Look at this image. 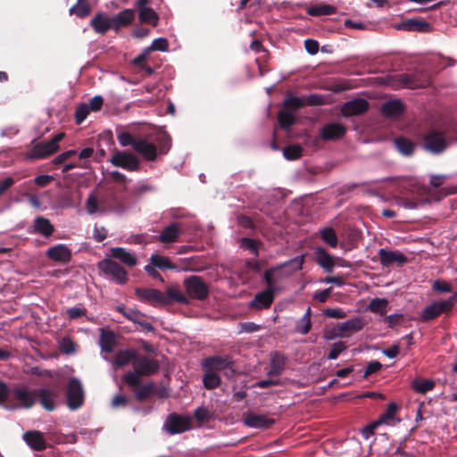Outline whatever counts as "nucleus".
<instances>
[{
    "label": "nucleus",
    "mask_w": 457,
    "mask_h": 457,
    "mask_svg": "<svg viewBox=\"0 0 457 457\" xmlns=\"http://www.w3.org/2000/svg\"><path fill=\"white\" fill-rule=\"evenodd\" d=\"M160 365L157 360L145 355H137L134 360V371L124 375V382L130 387H136L140 384L141 376H151L159 370Z\"/></svg>",
    "instance_id": "nucleus-3"
},
{
    "label": "nucleus",
    "mask_w": 457,
    "mask_h": 457,
    "mask_svg": "<svg viewBox=\"0 0 457 457\" xmlns=\"http://www.w3.org/2000/svg\"><path fill=\"white\" fill-rule=\"evenodd\" d=\"M402 87H409V88H416V87H423L428 84L427 80L419 81L414 79L410 78L408 75H402Z\"/></svg>",
    "instance_id": "nucleus-53"
},
{
    "label": "nucleus",
    "mask_w": 457,
    "mask_h": 457,
    "mask_svg": "<svg viewBox=\"0 0 457 457\" xmlns=\"http://www.w3.org/2000/svg\"><path fill=\"white\" fill-rule=\"evenodd\" d=\"M398 411V405L395 403H391L388 404L387 409L379 415L377 422L379 425H388L395 426L400 420L396 417V412Z\"/></svg>",
    "instance_id": "nucleus-29"
},
{
    "label": "nucleus",
    "mask_w": 457,
    "mask_h": 457,
    "mask_svg": "<svg viewBox=\"0 0 457 457\" xmlns=\"http://www.w3.org/2000/svg\"><path fill=\"white\" fill-rule=\"evenodd\" d=\"M90 25L96 33L104 35L112 29L111 18L99 12L90 21Z\"/></svg>",
    "instance_id": "nucleus-26"
},
{
    "label": "nucleus",
    "mask_w": 457,
    "mask_h": 457,
    "mask_svg": "<svg viewBox=\"0 0 457 457\" xmlns=\"http://www.w3.org/2000/svg\"><path fill=\"white\" fill-rule=\"evenodd\" d=\"M169 49L168 40L164 37H159L153 40L151 46L147 48L149 51H162L165 52Z\"/></svg>",
    "instance_id": "nucleus-56"
},
{
    "label": "nucleus",
    "mask_w": 457,
    "mask_h": 457,
    "mask_svg": "<svg viewBox=\"0 0 457 457\" xmlns=\"http://www.w3.org/2000/svg\"><path fill=\"white\" fill-rule=\"evenodd\" d=\"M183 286L188 304L191 300L204 301L210 295V287L205 280L197 275H191L183 281Z\"/></svg>",
    "instance_id": "nucleus-4"
},
{
    "label": "nucleus",
    "mask_w": 457,
    "mask_h": 457,
    "mask_svg": "<svg viewBox=\"0 0 457 457\" xmlns=\"http://www.w3.org/2000/svg\"><path fill=\"white\" fill-rule=\"evenodd\" d=\"M124 307H119L118 310L129 320L140 325L144 329L147 331H154V327L148 321H146L143 314L139 312L129 310L128 312L123 311Z\"/></svg>",
    "instance_id": "nucleus-31"
},
{
    "label": "nucleus",
    "mask_w": 457,
    "mask_h": 457,
    "mask_svg": "<svg viewBox=\"0 0 457 457\" xmlns=\"http://www.w3.org/2000/svg\"><path fill=\"white\" fill-rule=\"evenodd\" d=\"M382 368V365L378 361H373L370 362L365 369V371L363 373V378H367L369 376H370L373 373L378 372Z\"/></svg>",
    "instance_id": "nucleus-64"
},
{
    "label": "nucleus",
    "mask_w": 457,
    "mask_h": 457,
    "mask_svg": "<svg viewBox=\"0 0 457 457\" xmlns=\"http://www.w3.org/2000/svg\"><path fill=\"white\" fill-rule=\"evenodd\" d=\"M180 234V226L177 222H173L161 231L158 238L163 244H171L178 241Z\"/></svg>",
    "instance_id": "nucleus-25"
},
{
    "label": "nucleus",
    "mask_w": 457,
    "mask_h": 457,
    "mask_svg": "<svg viewBox=\"0 0 457 457\" xmlns=\"http://www.w3.org/2000/svg\"><path fill=\"white\" fill-rule=\"evenodd\" d=\"M239 245L241 248L248 250L253 255L258 256L259 247L262 245V242L250 237H242L239 240Z\"/></svg>",
    "instance_id": "nucleus-45"
},
{
    "label": "nucleus",
    "mask_w": 457,
    "mask_h": 457,
    "mask_svg": "<svg viewBox=\"0 0 457 457\" xmlns=\"http://www.w3.org/2000/svg\"><path fill=\"white\" fill-rule=\"evenodd\" d=\"M303 148L299 145H290L283 149V155L287 160L294 161L302 156Z\"/></svg>",
    "instance_id": "nucleus-49"
},
{
    "label": "nucleus",
    "mask_w": 457,
    "mask_h": 457,
    "mask_svg": "<svg viewBox=\"0 0 457 457\" xmlns=\"http://www.w3.org/2000/svg\"><path fill=\"white\" fill-rule=\"evenodd\" d=\"M89 107L87 104H79L77 109H76V112H75V122L76 124L79 125L81 124L87 117V115L89 114Z\"/></svg>",
    "instance_id": "nucleus-54"
},
{
    "label": "nucleus",
    "mask_w": 457,
    "mask_h": 457,
    "mask_svg": "<svg viewBox=\"0 0 457 457\" xmlns=\"http://www.w3.org/2000/svg\"><path fill=\"white\" fill-rule=\"evenodd\" d=\"M423 146L431 154H438L447 148L448 142L444 133L431 129L424 137Z\"/></svg>",
    "instance_id": "nucleus-10"
},
{
    "label": "nucleus",
    "mask_w": 457,
    "mask_h": 457,
    "mask_svg": "<svg viewBox=\"0 0 457 457\" xmlns=\"http://www.w3.org/2000/svg\"><path fill=\"white\" fill-rule=\"evenodd\" d=\"M135 10L124 9L117 14L111 17L112 29L118 32L120 29L129 26L135 20Z\"/></svg>",
    "instance_id": "nucleus-18"
},
{
    "label": "nucleus",
    "mask_w": 457,
    "mask_h": 457,
    "mask_svg": "<svg viewBox=\"0 0 457 457\" xmlns=\"http://www.w3.org/2000/svg\"><path fill=\"white\" fill-rule=\"evenodd\" d=\"M307 13L311 16H325L331 15L337 12V8L333 5H329L327 4L311 5L306 10Z\"/></svg>",
    "instance_id": "nucleus-35"
},
{
    "label": "nucleus",
    "mask_w": 457,
    "mask_h": 457,
    "mask_svg": "<svg viewBox=\"0 0 457 457\" xmlns=\"http://www.w3.org/2000/svg\"><path fill=\"white\" fill-rule=\"evenodd\" d=\"M22 438L32 450L37 452L43 451L47 446L44 434L38 430H29L22 435Z\"/></svg>",
    "instance_id": "nucleus-19"
},
{
    "label": "nucleus",
    "mask_w": 457,
    "mask_h": 457,
    "mask_svg": "<svg viewBox=\"0 0 457 457\" xmlns=\"http://www.w3.org/2000/svg\"><path fill=\"white\" fill-rule=\"evenodd\" d=\"M46 256L54 262L67 263L71 259V252L65 245L59 244L48 248Z\"/></svg>",
    "instance_id": "nucleus-23"
},
{
    "label": "nucleus",
    "mask_w": 457,
    "mask_h": 457,
    "mask_svg": "<svg viewBox=\"0 0 457 457\" xmlns=\"http://www.w3.org/2000/svg\"><path fill=\"white\" fill-rule=\"evenodd\" d=\"M321 239L331 247H337L338 240L332 228H326L320 231Z\"/></svg>",
    "instance_id": "nucleus-50"
},
{
    "label": "nucleus",
    "mask_w": 457,
    "mask_h": 457,
    "mask_svg": "<svg viewBox=\"0 0 457 457\" xmlns=\"http://www.w3.org/2000/svg\"><path fill=\"white\" fill-rule=\"evenodd\" d=\"M202 369L217 374L224 371V375L227 378H232L235 374L234 360L228 354L213 355L204 358L202 361Z\"/></svg>",
    "instance_id": "nucleus-6"
},
{
    "label": "nucleus",
    "mask_w": 457,
    "mask_h": 457,
    "mask_svg": "<svg viewBox=\"0 0 457 457\" xmlns=\"http://www.w3.org/2000/svg\"><path fill=\"white\" fill-rule=\"evenodd\" d=\"M305 106L303 96H287L284 100V109L288 112H295Z\"/></svg>",
    "instance_id": "nucleus-42"
},
{
    "label": "nucleus",
    "mask_w": 457,
    "mask_h": 457,
    "mask_svg": "<svg viewBox=\"0 0 457 457\" xmlns=\"http://www.w3.org/2000/svg\"><path fill=\"white\" fill-rule=\"evenodd\" d=\"M287 358L284 354L275 352L270 359V369L267 372L270 377L280 376L286 368Z\"/></svg>",
    "instance_id": "nucleus-28"
},
{
    "label": "nucleus",
    "mask_w": 457,
    "mask_h": 457,
    "mask_svg": "<svg viewBox=\"0 0 457 457\" xmlns=\"http://www.w3.org/2000/svg\"><path fill=\"white\" fill-rule=\"evenodd\" d=\"M363 327L364 322L362 318L357 316L338 324L335 328L336 336L339 337H349L353 334L361 330Z\"/></svg>",
    "instance_id": "nucleus-14"
},
{
    "label": "nucleus",
    "mask_w": 457,
    "mask_h": 457,
    "mask_svg": "<svg viewBox=\"0 0 457 457\" xmlns=\"http://www.w3.org/2000/svg\"><path fill=\"white\" fill-rule=\"evenodd\" d=\"M315 262L327 272H332L335 267L333 257L322 247H317L315 250Z\"/></svg>",
    "instance_id": "nucleus-27"
},
{
    "label": "nucleus",
    "mask_w": 457,
    "mask_h": 457,
    "mask_svg": "<svg viewBox=\"0 0 457 457\" xmlns=\"http://www.w3.org/2000/svg\"><path fill=\"white\" fill-rule=\"evenodd\" d=\"M138 18L140 22L147 23L154 27L157 26L159 21L158 14L151 8H143L138 11Z\"/></svg>",
    "instance_id": "nucleus-39"
},
{
    "label": "nucleus",
    "mask_w": 457,
    "mask_h": 457,
    "mask_svg": "<svg viewBox=\"0 0 457 457\" xmlns=\"http://www.w3.org/2000/svg\"><path fill=\"white\" fill-rule=\"evenodd\" d=\"M111 257L120 261L123 264L129 267H134L137 263L136 256L128 252L122 247L111 248Z\"/></svg>",
    "instance_id": "nucleus-30"
},
{
    "label": "nucleus",
    "mask_w": 457,
    "mask_h": 457,
    "mask_svg": "<svg viewBox=\"0 0 457 457\" xmlns=\"http://www.w3.org/2000/svg\"><path fill=\"white\" fill-rule=\"evenodd\" d=\"M90 6L86 0H78V3L70 9V13L85 18L90 13Z\"/></svg>",
    "instance_id": "nucleus-47"
},
{
    "label": "nucleus",
    "mask_w": 457,
    "mask_h": 457,
    "mask_svg": "<svg viewBox=\"0 0 457 457\" xmlns=\"http://www.w3.org/2000/svg\"><path fill=\"white\" fill-rule=\"evenodd\" d=\"M87 310L81 306H74L66 310V314L70 320H76L86 315Z\"/></svg>",
    "instance_id": "nucleus-58"
},
{
    "label": "nucleus",
    "mask_w": 457,
    "mask_h": 457,
    "mask_svg": "<svg viewBox=\"0 0 457 457\" xmlns=\"http://www.w3.org/2000/svg\"><path fill=\"white\" fill-rule=\"evenodd\" d=\"M415 145L409 139L402 137V154L410 156L413 154Z\"/></svg>",
    "instance_id": "nucleus-62"
},
{
    "label": "nucleus",
    "mask_w": 457,
    "mask_h": 457,
    "mask_svg": "<svg viewBox=\"0 0 457 457\" xmlns=\"http://www.w3.org/2000/svg\"><path fill=\"white\" fill-rule=\"evenodd\" d=\"M135 294L140 301L153 306L170 305L175 303L188 304L187 298L179 287H169L165 293L155 288L137 287Z\"/></svg>",
    "instance_id": "nucleus-2"
},
{
    "label": "nucleus",
    "mask_w": 457,
    "mask_h": 457,
    "mask_svg": "<svg viewBox=\"0 0 457 457\" xmlns=\"http://www.w3.org/2000/svg\"><path fill=\"white\" fill-rule=\"evenodd\" d=\"M346 348L347 345L343 341L333 344L328 354V359L336 360L341 353L346 350Z\"/></svg>",
    "instance_id": "nucleus-55"
},
{
    "label": "nucleus",
    "mask_w": 457,
    "mask_h": 457,
    "mask_svg": "<svg viewBox=\"0 0 457 457\" xmlns=\"http://www.w3.org/2000/svg\"><path fill=\"white\" fill-rule=\"evenodd\" d=\"M117 139L121 146H132L134 149V145L138 139H136L129 132L122 131L117 134Z\"/></svg>",
    "instance_id": "nucleus-52"
},
{
    "label": "nucleus",
    "mask_w": 457,
    "mask_h": 457,
    "mask_svg": "<svg viewBox=\"0 0 457 457\" xmlns=\"http://www.w3.org/2000/svg\"><path fill=\"white\" fill-rule=\"evenodd\" d=\"M346 132L345 127L341 123H328L320 130V137L324 141L338 140L342 138Z\"/></svg>",
    "instance_id": "nucleus-20"
},
{
    "label": "nucleus",
    "mask_w": 457,
    "mask_h": 457,
    "mask_svg": "<svg viewBox=\"0 0 457 457\" xmlns=\"http://www.w3.org/2000/svg\"><path fill=\"white\" fill-rule=\"evenodd\" d=\"M204 370L203 384H204V386L207 390H213L220 386L221 378L219 376V374H217L213 371H209L207 370Z\"/></svg>",
    "instance_id": "nucleus-37"
},
{
    "label": "nucleus",
    "mask_w": 457,
    "mask_h": 457,
    "mask_svg": "<svg viewBox=\"0 0 457 457\" xmlns=\"http://www.w3.org/2000/svg\"><path fill=\"white\" fill-rule=\"evenodd\" d=\"M453 304V299L432 303L431 304L425 307V309L422 312L421 317L425 320H433L439 316L444 312L450 310Z\"/></svg>",
    "instance_id": "nucleus-16"
},
{
    "label": "nucleus",
    "mask_w": 457,
    "mask_h": 457,
    "mask_svg": "<svg viewBox=\"0 0 457 457\" xmlns=\"http://www.w3.org/2000/svg\"><path fill=\"white\" fill-rule=\"evenodd\" d=\"M278 121L281 129L288 130L295 124V118L292 112L283 109L278 113Z\"/></svg>",
    "instance_id": "nucleus-44"
},
{
    "label": "nucleus",
    "mask_w": 457,
    "mask_h": 457,
    "mask_svg": "<svg viewBox=\"0 0 457 457\" xmlns=\"http://www.w3.org/2000/svg\"><path fill=\"white\" fill-rule=\"evenodd\" d=\"M192 428L191 418L178 413L168 415L163 428L170 435H176L190 430Z\"/></svg>",
    "instance_id": "nucleus-9"
},
{
    "label": "nucleus",
    "mask_w": 457,
    "mask_h": 457,
    "mask_svg": "<svg viewBox=\"0 0 457 457\" xmlns=\"http://www.w3.org/2000/svg\"><path fill=\"white\" fill-rule=\"evenodd\" d=\"M156 393V385L154 382H149L140 387L135 389L136 399L142 403L146 401L151 395Z\"/></svg>",
    "instance_id": "nucleus-38"
},
{
    "label": "nucleus",
    "mask_w": 457,
    "mask_h": 457,
    "mask_svg": "<svg viewBox=\"0 0 457 457\" xmlns=\"http://www.w3.org/2000/svg\"><path fill=\"white\" fill-rule=\"evenodd\" d=\"M97 266L100 271L111 277L117 284L123 285L129 280L126 270L112 259H104Z\"/></svg>",
    "instance_id": "nucleus-8"
},
{
    "label": "nucleus",
    "mask_w": 457,
    "mask_h": 457,
    "mask_svg": "<svg viewBox=\"0 0 457 457\" xmlns=\"http://www.w3.org/2000/svg\"><path fill=\"white\" fill-rule=\"evenodd\" d=\"M380 262L385 267H390L395 262L400 264V253L380 249L379 253Z\"/></svg>",
    "instance_id": "nucleus-40"
},
{
    "label": "nucleus",
    "mask_w": 457,
    "mask_h": 457,
    "mask_svg": "<svg viewBox=\"0 0 457 457\" xmlns=\"http://www.w3.org/2000/svg\"><path fill=\"white\" fill-rule=\"evenodd\" d=\"M134 150L138 153L145 161L154 162L157 158V146L146 141L145 139H138L134 145Z\"/></svg>",
    "instance_id": "nucleus-22"
},
{
    "label": "nucleus",
    "mask_w": 457,
    "mask_h": 457,
    "mask_svg": "<svg viewBox=\"0 0 457 457\" xmlns=\"http://www.w3.org/2000/svg\"><path fill=\"white\" fill-rule=\"evenodd\" d=\"M435 381L430 379H415L411 382L413 390L420 394H425L435 387Z\"/></svg>",
    "instance_id": "nucleus-46"
},
{
    "label": "nucleus",
    "mask_w": 457,
    "mask_h": 457,
    "mask_svg": "<svg viewBox=\"0 0 457 457\" xmlns=\"http://www.w3.org/2000/svg\"><path fill=\"white\" fill-rule=\"evenodd\" d=\"M244 424L249 428L267 429L275 424V420L264 414L249 412L245 415Z\"/></svg>",
    "instance_id": "nucleus-17"
},
{
    "label": "nucleus",
    "mask_w": 457,
    "mask_h": 457,
    "mask_svg": "<svg viewBox=\"0 0 457 457\" xmlns=\"http://www.w3.org/2000/svg\"><path fill=\"white\" fill-rule=\"evenodd\" d=\"M194 417L199 423H204L211 419L210 411L204 407H198L194 411Z\"/></svg>",
    "instance_id": "nucleus-59"
},
{
    "label": "nucleus",
    "mask_w": 457,
    "mask_h": 457,
    "mask_svg": "<svg viewBox=\"0 0 457 457\" xmlns=\"http://www.w3.org/2000/svg\"><path fill=\"white\" fill-rule=\"evenodd\" d=\"M312 309L308 307L303 316L297 320L295 331L301 335H306L312 328Z\"/></svg>",
    "instance_id": "nucleus-33"
},
{
    "label": "nucleus",
    "mask_w": 457,
    "mask_h": 457,
    "mask_svg": "<svg viewBox=\"0 0 457 457\" xmlns=\"http://www.w3.org/2000/svg\"><path fill=\"white\" fill-rule=\"evenodd\" d=\"M323 314L328 318L344 319L346 313L341 308H327L323 311Z\"/></svg>",
    "instance_id": "nucleus-61"
},
{
    "label": "nucleus",
    "mask_w": 457,
    "mask_h": 457,
    "mask_svg": "<svg viewBox=\"0 0 457 457\" xmlns=\"http://www.w3.org/2000/svg\"><path fill=\"white\" fill-rule=\"evenodd\" d=\"M170 146H171L170 137L167 135L162 136L158 139L157 152L160 154H166L169 152V150L170 149Z\"/></svg>",
    "instance_id": "nucleus-57"
},
{
    "label": "nucleus",
    "mask_w": 457,
    "mask_h": 457,
    "mask_svg": "<svg viewBox=\"0 0 457 457\" xmlns=\"http://www.w3.org/2000/svg\"><path fill=\"white\" fill-rule=\"evenodd\" d=\"M113 198V204H108V206L99 207L98 198L95 193H90L85 204L86 211L88 214L94 215L97 212L105 213L107 212H112L118 214L125 212L129 204L123 200H119L116 195H112Z\"/></svg>",
    "instance_id": "nucleus-5"
},
{
    "label": "nucleus",
    "mask_w": 457,
    "mask_h": 457,
    "mask_svg": "<svg viewBox=\"0 0 457 457\" xmlns=\"http://www.w3.org/2000/svg\"><path fill=\"white\" fill-rule=\"evenodd\" d=\"M386 305L387 302L385 299L375 298L370 303V310L373 312H382Z\"/></svg>",
    "instance_id": "nucleus-60"
},
{
    "label": "nucleus",
    "mask_w": 457,
    "mask_h": 457,
    "mask_svg": "<svg viewBox=\"0 0 457 457\" xmlns=\"http://www.w3.org/2000/svg\"><path fill=\"white\" fill-rule=\"evenodd\" d=\"M370 109V103L364 98H354L345 102L341 107L344 117H352L364 114Z\"/></svg>",
    "instance_id": "nucleus-12"
},
{
    "label": "nucleus",
    "mask_w": 457,
    "mask_h": 457,
    "mask_svg": "<svg viewBox=\"0 0 457 457\" xmlns=\"http://www.w3.org/2000/svg\"><path fill=\"white\" fill-rule=\"evenodd\" d=\"M111 162L115 167H120L129 171H137L140 169L138 158L127 151H116L111 158Z\"/></svg>",
    "instance_id": "nucleus-11"
},
{
    "label": "nucleus",
    "mask_w": 457,
    "mask_h": 457,
    "mask_svg": "<svg viewBox=\"0 0 457 457\" xmlns=\"http://www.w3.org/2000/svg\"><path fill=\"white\" fill-rule=\"evenodd\" d=\"M104 104V98L101 96H95L90 99L89 104H87L90 111L97 112L102 109Z\"/></svg>",
    "instance_id": "nucleus-63"
},
{
    "label": "nucleus",
    "mask_w": 457,
    "mask_h": 457,
    "mask_svg": "<svg viewBox=\"0 0 457 457\" xmlns=\"http://www.w3.org/2000/svg\"><path fill=\"white\" fill-rule=\"evenodd\" d=\"M381 112L386 117H394L400 114V99L386 102L381 106Z\"/></svg>",
    "instance_id": "nucleus-43"
},
{
    "label": "nucleus",
    "mask_w": 457,
    "mask_h": 457,
    "mask_svg": "<svg viewBox=\"0 0 457 457\" xmlns=\"http://www.w3.org/2000/svg\"><path fill=\"white\" fill-rule=\"evenodd\" d=\"M431 25L420 18L405 19L402 21V29L407 31L428 32Z\"/></svg>",
    "instance_id": "nucleus-24"
},
{
    "label": "nucleus",
    "mask_w": 457,
    "mask_h": 457,
    "mask_svg": "<svg viewBox=\"0 0 457 457\" xmlns=\"http://www.w3.org/2000/svg\"><path fill=\"white\" fill-rule=\"evenodd\" d=\"M137 355V354L135 350L128 349V350L119 351L115 354L114 364L117 367H123L131 361L134 363V360H136Z\"/></svg>",
    "instance_id": "nucleus-36"
},
{
    "label": "nucleus",
    "mask_w": 457,
    "mask_h": 457,
    "mask_svg": "<svg viewBox=\"0 0 457 457\" xmlns=\"http://www.w3.org/2000/svg\"><path fill=\"white\" fill-rule=\"evenodd\" d=\"M305 105L319 106L324 105L327 101L326 97L320 94H311L303 96Z\"/></svg>",
    "instance_id": "nucleus-51"
},
{
    "label": "nucleus",
    "mask_w": 457,
    "mask_h": 457,
    "mask_svg": "<svg viewBox=\"0 0 457 457\" xmlns=\"http://www.w3.org/2000/svg\"><path fill=\"white\" fill-rule=\"evenodd\" d=\"M57 392L48 388H37V402L47 411H53L55 407V399L57 398Z\"/></svg>",
    "instance_id": "nucleus-21"
},
{
    "label": "nucleus",
    "mask_w": 457,
    "mask_h": 457,
    "mask_svg": "<svg viewBox=\"0 0 457 457\" xmlns=\"http://www.w3.org/2000/svg\"><path fill=\"white\" fill-rule=\"evenodd\" d=\"M55 152L54 143H50V141L37 142L36 140H33L31 142V149L25 154V158L27 160L43 159Z\"/></svg>",
    "instance_id": "nucleus-13"
},
{
    "label": "nucleus",
    "mask_w": 457,
    "mask_h": 457,
    "mask_svg": "<svg viewBox=\"0 0 457 457\" xmlns=\"http://www.w3.org/2000/svg\"><path fill=\"white\" fill-rule=\"evenodd\" d=\"M304 262V256H296L292 260L280 263L275 267L268 269L264 272L263 279L267 284V288L257 293L254 298L250 302V307L256 310L268 309L274 301L276 284L278 278H272V275L278 272L281 268H285L289 264L296 263L295 270H301Z\"/></svg>",
    "instance_id": "nucleus-1"
},
{
    "label": "nucleus",
    "mask_w": 457,
    "mask_h": 457,
    "mask_svg": "<svg viewBox=\"0 0 457 457\" xmlns=\"http://www.w3.org/2000/svg\"><path fill=\"white\" fill-rule=\"evenodd\" d=\"M150 262L153 266L161 270H179V267L176 264L172 263L170 258L163 255L152 254L150 257Z\"/></svg>",
    "instance_id": "nucleus-34"
},
{
    "label": "nucleus",
    "mask_w": 457,
    "mask_h": 457,
    "mask_svg": "<svg viewBox=\"0 0 457 457\" xmlns=\"http://www.w3.org/2000/svg\"><path fill=\"white\" fill-rule=\"evenodd\" d=\"M85 400V393L81 381L78 378H71L67 385L66 403L70 410L80 408Z\"/></svg>",
    "instance_id": "nucleus-7"
},
{
    "label": "nucleus",
    "mask_w": 457,
    "mask_h": 457,
    "mask_svg": "<svg viewBox=\"0 0 457 457\" xmlns=\"http://www.w3.org/2000/svg\"><path fill=\"white\" fill-rule=\"evenodd\" d=\"M153 189L154 187L145 181H140L130 188L129 194L130 196L136 200Z\"/></svg>",
    "instance_id": "nucleus-48"
},
{
    "label": "nucleus",
    "mask_w": 457,
    "mask_h": 457,
    "mask_svg": "<svg viewBox=\"0 0 457 457\" xmlns=\"http://www.w3.org/2000/svg\"><path fill=\"white\" fill-rule=\"evenodd\" d=\"M33 227L35 232L45 237H49L54 231V227L51 221L43 216H38L34 220Z\"/></svg>",
    "instance_id": "nucleus-32"
},
{
    "label": "nucleus",
    "mask_w": 457,
    "mask_h": 457,
    "mask_svg": "<svg viewBox=\"0 0 457 457\" xmlns=\"http://www.w3.org/2000/svg\"><path fill=\"white\" fill-rule=\"evenodd\" d=\"M13 395L21 407L30 409L37 403V388L30 389L26 386H18Z\"/></svg>",
    "instance_id": "nucleus-15"
},
{
    "label": "nucleus",
    "mask_w": 457,
    "mask_h": 457,
    "mask_svg": "<svg viewBox=\"0 0 457 457\" xmlns=\"http://www.w3.org/2000/svg\"><path fill=\"white\" fill-rule=\"evenodd\" d=\"M115 335L112 331L102 330L100 337V346L102 351L111 353L115 346Z\"/></svg>",
    "instance_id": "nucleus-41"
}]
</instances>
